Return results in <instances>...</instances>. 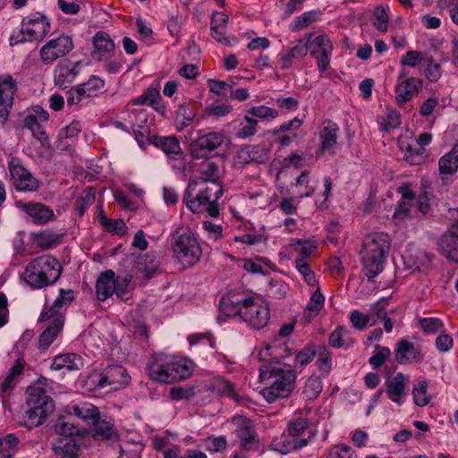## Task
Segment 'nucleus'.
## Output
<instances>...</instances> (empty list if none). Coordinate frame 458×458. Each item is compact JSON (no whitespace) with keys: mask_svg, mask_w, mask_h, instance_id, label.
I'll use <instances>...</instances> for the list:
<instances>
[{"mask_svg":"<svg viewBox=\"0 0 458 458\" xmlns=\"http://www.w3.org/2000/svg\"><path fill=\"white\" fill-rule=\"evenodd\" d=\"M46 386L44 378L27 388V411L24 425L29 428L42 425L48 414L54 411V402L47 394Z\"/></svg>","mask_w":458,"mask_h":458,"instance_id":"39448f33","label":"nucleus"},{"mask_svg":"<svg viewBox=\"0 0 458 458\" xmlns=\"http://www.w3.org/2000/svg\"><path fill=\"white\" fill-rule=\"evenodd\" d=\"M199 176L189 182V191L192 192L198 188L199 183L203 182H221L222 170L217 163L213 160L207 159L202 161L198 167Z\"/></svg>","mask_w":458,"mask_h":458,"instance_id":"412c9836","label":"nucleus"},{"mask_svg":"<svg viewBox=\"0 0 458 458\" xmlns=\"http://www.w3.org/2000/svg\"><path fill=\"white\" fill-rule=\"evenodd\" d=\"M8 168L13 185L17 191H36L38 189V180L24 167L19 158L13 157L8 164Z\"/></svg>","mask_w":458,"mask_h":458,"instance_id":"2eb2a0df","label":"nucleus"},{"mask_svg":"<svg viewBox=\"0 0 458 458\" xmlns=\"http://www.w3.org/2000/svg\"><path fill=\"white\" fill-rule=\"evenodd\" d=\"M398 192L402 197L394 209L393 218L400 222L411 216V208L413 202L416 200V194L409 185L399 187Z\"/></svg>","mask_w":458,"mask_h":458,"instance_id":"c756f323","label":"nucleus"},{"mask_svg":"<svg viewBox=\"0 0 458 458\" xmlns=\"http://www.w3.org/2000/svg\"><path fill=\"white\" fill-rule=\"evenodd\" d=\"M207 449L213 453H219L224 451L227 446V440L225 437H208L206 438Z\"/></svg>","mask_w":458,"mask_h":458,"instance_id":"774afa93","label":"nucleus"},{"mask_svg":"<svg viewBox=\"0 0 458 458\" xmlns=\"http://www.w3.org/2000/svg\"><path fill=\"white\" fill-rule=\"evenodd\" d=\"M225 137L219 132H208L202 136H199L195 140L192 144V153L196 157L204 156V151H213L222 145Z\"/></svg>","mask_w":458,"mask_h":458,"instance_id":"cd10ccee","label":"nucleus"},{"mask_svg":"<svg viewBox=\"0 0 458 458\" xmlns=\"http://www.w3.org/2000/svg\"><path fill=\"white\" fill-rule=\"evenodd\" d=\"M313 21H315V13L312 11L305 12L292 21L289 29L291 31L297 32L308 27Z\"/></svg>","mask_w":458,"mask_h":458,"instance_id":"6e6d98bb","label":"nucleus"},{"mask_svg":"<svg viewBox=\"0 0 458 458\" xmlns=\"http://www.w3.org/2000/svg\"><path fill=\"white\" fill-rule=\"evenodd\" d=\"M315 358V347L311 344L307 345L301 350L295 356L294 366L303 368Z\"/></svg>","mask_w":458,"mask_h":458,"instance_id":"bf43d9fd","label":"nucleus"},{"mask_svg":"<svg viewBox=\"0 0 458 458\" xmlns=\"http://www.w3.org/2000/svg\"><path fill=\"white\" fill-rule=\"evenodd\" d=\"M23 210L30 220L37 225H43L54 217V212L48 207L38 202H30L22 205Z\"/></svg>","mask_w":458,"mask_h":458,"instance_id":"f704fd0d","label":"nucleus"},{"mask_svg":"<svg viewBox=\"0 0 458 458\" xmlns=\"http://www.w3.org/2000/svg\"><path fill=\"white\" fill-rule=\"evenodd\" d=\"M222 194L221 182H203L192 192H190L188 186L184 200L187 208L193 213L207 211L211 216L216 217L219 215L217 200Z\"/></svg>","mask_w":458,"mask_h":458,"instance_id":"0eeeda50","label":"nucleus"},{"mask_svg":"<svg viewBox=\"0 0 458 458\" xmlns=\"http://www.w3.org/2000/svg\"><path fill=\"white\" fill-rule=\"evenodd\" d=\"M236 425L235 434L240 439V447L242 450H257L259 439L256 433L253 422L245 417H234Z\"/></svg>","mask_w":458,"mask_h":458,"instance_id":"dca6fc26","label":"nucleus"},{"mask_svg":"<svg viewBox=\"0 0 458 458\" xmlns=\"http://www.w3.org/2000/svg\"><path fill=\"white\" fill-rule=\"evenodd\" d=\"M148 144H153L157 148L162 149L164 153L167 156V158L174 155H181L182 148L180 146V142L176 137L169 136V137H160L153 135L150 142Z\"/></svg>","mask_w":458,"mask_h":458,"instance_id":"ea45409f","label":"nucleus"},{"mask_svg":"<svg viewBox=\"0 0 458 458\" xmlns=\"http://www.w3.org/2000/svg\"><path fill=\"white\" fill-rule=\"evenodd\" d=\"M195 363L183 357H174L162 352L151 355L146 365L148 377L155 382L173 384L189 378Z\"/></svg>","mask_w":458,"mask_h":458,"instance_id":"f03ea898","label":"nucleus"},{"mask_svg":"<svg viewBox=\"0 0 458 458\" xmlns=\"http://www.w3.org/2000/svg\"><path fill=\"white\" fill-rule=\"evenodd\" d=\"M64 315H57L56 318H50L49 325L39 336V346L47 348L62 331L64 324Z\"/></svg>","mask_w":458,"mask_h":458,"instance_id":"c9c22d12","label":"nucleus"},{"mask_svg":"<svg viewBox=\"0 0 458 458\" xmlns=\"http://www.w3.org/2000/svg\"><path fill=\"white\" fill-rule=\"evenodd\" d=\"M313 32L307 33L303 38L299 40L298 44L293 49L282 51L279 54L281 68L284 70L288 69L292 65L293 58L304 56L309 52L314 56L315 38H313Z\"/></svg>","mask_w":458,"mask_h":458,"instance_id":"6ab92c4d","label":"nucleus"},{"mask_svg":"<svg viewBox=\"0 0 458 458\" xmlns=\"http://www.w3.org/2000/svg\"><path fill=\"white\" fill-rule=\"evenodd\" d=\"M302 121L298 117L282 123L272 131L276 141L284 148L288 146L297 136V131L301 126Z\"/></svg>","mask_w":458,"mask_h":458,"instance_id":"c85d7f7f","label":"nucleus"},{"mask_svg":"<svg viewBox=\"0 0 458 458\" xmlns=\"http://www.w3.org/2000/svg\"><path fill=\"white\" fill-rule=\"evenodd\" d=\"M79 449L76 439L55 438L52 443L53 458H77Z\"/></svg>","mask_w":458,"mask_h":458,"instance_id":"72a5a7b5","label":"nucleus"},{"mask_svg":"<svg viewBox=\"0 0 458 458\" xmlns=\"http://www.w3.org/2000/svg\"><path fill=\"white\" fill-rule=\"evenodd\" d=\"M50 31V23L46 16L38 13L25 17L20 30L13 32L9 42L11 46L20 43L41 39Z\"/></svg>","mask_w":458,"mask_h":458,"instance_id":"9b49d317","label":"nucleus"},{"mask_svg":"<svg viewBox=\"0 0 458 458\" xmlns=\"http://www.w3.org/2000/svg\"><path fill=\"white\" fill-rule=\"evenodd\" d=\"M80 64V62H71L68 60L60 62L54 69L55 85L61 89L68 88L80 73L78 69Z\"/></svg>","mask_w":458,"mask_h":458,"instance_id":"4be33fe9","label":"nucleus"},{"mask_svg":"<svg viewBox=\"0 0 458 458\" xmlns=\"http://www.w3.org/2000/svg\"><path fill=\"white\" fill-rule=\"evenodd\" d=\"M309 426L310 422L304 417L290 420L287 424V432L272 441L271 449L282 454H287L306 446L311 441L313 434L310 433L308 438L301 437Z\"/></svg>","mask_w":458,"mask_h":458,"instance_id":"1a4fd4ad","label":"nucleus"},{"mask_svg":"<svg viewBox=\"0 0 458 458\" xmlns=\"http://www.w3.org/2000/svg\"><path fill=\"white\" fill-rule=\"evenodd\" d=\"M17 89V83L11 74L0 75V118L2 123L8 119Z\"/></svg>","mask_w":458,"mask_h":458,"instance_id":"f3484780","label":"nucleus"},{"mask_svg":"<svg viewBox=\"0 0 458 458\" xmlns=\"http://www.w3.org/2000/svg\"><path fill=\"white\" fill-rule=\"evenodd\" d=\"M19 438L14 434L0 437V458H13L18 451Z\"/></svg>","mask_w":458,"mask_h":458,"instance_id":"de8ad7c7","label":"nucleus"},{"mask_svg":"<svg viewBox=\"0 0 458 458\" xmlns=\"http://www.w3.org/2000/svg\"><path fill=\"white\" fill-rule=\"evenodd\" d=\"M92 44L91 56L94 60H107L114 52V43L105 31H98L92 38Z\"/></svg>","mask_w":458,"mask_h":458,"instance_id":"a878e982","label":"nucleus"},{"mask_svg":"<svg viewBox=\"0 0 458 458\" xmlns=\"http://www.w3.org/2000/svg\"><path fill=\"white\" fill-rule=\"evenodd\" d=\"M258 121L245 114L242 121L233 126V136L236 139L246 140L257 132Z\"/></svg>","mask_w":458,"mask_h":458,"instance_id":"79ce46f5","label":"nucleus"},{"mask_svg":"<svg viewBox=\"0 0 458 458\" xmlns=\"http://www.w3.org/2000/svg\"><path fill=\"white\" fill-rule=\"evenodd\" d=\"M24 369V361L18 359L10 369L8 375L2 382L1 388L3 392H7L13 386V382L16 377L20 376Z\"/></svg>","mask_w":458,"mask_h":458,"instance_id":"8fccbe9b","label":"nucleus"},{"mask_svg":"<svg viewBox=\"0 0 458 458\" xmlns=\"http://www.w3.org/2000/svg\"><path fill=\"white\" fill-rule=\"evenodd\" d=\"M401 148L404 152V159L411 165H420L427 158L425 148L402 143Z\"/></svg>","mask_w":458,"mask_h":458,"instance_id":"c03bdc74","label":"nucleus"},{"mask_svg":"<svg viewBox=\"0 0 458 458\" xmlns=\"http://www.w3.org/2000/svg\"><path fill=\"white\" fill-rule=\"evenodd\" d=\"M317 354L318 356V368L322 375H327L332 369L331 353L326 346H319L317 348Z\"/></svg>","mask_w":458,"mask_h":458,"instance_id":"13d9d810","label":"nucleus"},{"mask_svg":"<svg viewBox=\"0 0 458 458\" xmlns=\"http://www.w3.org/2000/svg\"><path fill=\"white\" fill-rule=\"evenodd\" d=\"M373 26L381 32H386L388 29V15L382 5H377L374 10Z\"/></svg>","mask_w":458,"mask_h":458,"instance_id":"052dcab7","label":"nucleus"},{"mask_svg":"<svg viewBox=\"0 0 458 458\" xmlns=\"http://www.w3.org/2000/svg\"><path fill=\"white\" fill-rule=\"evenodd\" d=\"M171 249L173 257L184 267L194 266L202 255L200 244L188 226H180L172 233Z\"/></svg>","mask_w":458,"mask_h":458,"instance_id":"423d86ee","label":"nucleus"},{"mask_svg":"<svg viewBox=\"0 0 458 458\" xmlns=\"http://www.w3.org/2000/svg\"><path fill=\"white\" fill-rule=\"evenodd\" d=\"M394 355L396 362L403 365L411 364L422 359L421 352L407 340H401L396 344Z\"/></svg>","mask_w":458,"mask_h":458,"instance_id":"7c9ffc66","label":"nucleus"},{"mask_svg":"<svg viewBox=\"0 0 458 458\" xmlns=\"http://www.w3.org/2000/svg\"><path fill=\"white\" fill-rule=\"evenodd\" d=\"M421 328L427 334H436L444 330L443 322L437 318H425L420 322Z\"/></svg>","mask_w":458,"mask_h":458,"instance_id":"69168bd1","label":"nucleus"},{"mask_svg":"<svg viewBox=\"0 0 458 458\" xmlns=\"http://www.w3.org/2000/svg\"><path fill=\"white\" fill-rule=\"evenodd\" d=\"M269 149L265 146H246L237 152L234 159L235 162L240 165H246L252 162L262 164L269 159Z\"/></svg>","mask_w":458,"mask_h":458,"instance_id":"393cba45","label":"nucleus"},{"mask_svg":"<svg viewBox=\"0 0 458 458\" xmlns=\"http://www.w3.org/2000/svg\"><path fill=\"white\" fill-rule=\"evenodd\" d=\"M62 234L51 231H43L34 234V242L43 250H48L61 242Z\"/></svg>","mask_w":458,"mask_h":458,"instance_id":"49530a36","label":"nucleus"},{"mask_svg":"<svg viewBox=\"0 0 458 458\" xmlns=\"http://www.w3.org/2000/svg\"><path fill=\"white\" fill-rule=\"evenodd\" d=\"M128 119L139 146L142 148H146L153 137L147 113L144 110H134L128 114Z\"/></svg>","mask_w":458,"mask_h":458,"instance_id":"aec40b11","label":"nucleus"},{"mask_svg":"<svg viewBox=\"0 0 458 458\" xmlns=\"http://www.w3.org/2000/svg\"><path fill=\"white\" fill-rule=\"evenodd\" d=\"M82 94L86 98L97 97L105 87V81L96 75H91L89 79L81 84H79Z\"/></svg>","mask_w":458,"mask_h":458,"instance_id":"a18cd8bd","label":"nucleus"},{"mask_svg":"<svg viewBox=\"0 0 458 458\" xmlns=\"http://www.w3.org/2000/svg\"><path fill=\"white\" fill-rule=\"evenodd\" d=\"M403 259L408 268L418 271L425 270L430 262L426 252L416 249L406 250Z\"/></svg>","mask_w":458,"mask_h":458,"instance_id":"4c0bfd02","label":"nucleus"},{"mask_svg":"<svg viewBox=\"0 0 458 458\" xmlns=\"http://www.w3.org/2000/svg\"><path fill=\"white\" fill-rule=\"evenodd\" d=\"M428 383L426 380L419 381L413 386L412 395L414 403L419 406H426L430 401V395L427 393Z\"/></svg>","mask_w":458,"mask_h":458,"instance_id":"864d4df0","label":"nucleus"},{"mask_svg":"<svg viewBox=\"0 0 458 458\" xmlns=\"http://www.w3.org/2000/svg\"><path fill=\"white\" fill-rule=\"evenodd\" d=\"M90 377L97 387L112 386L113 389L127 385L131 378L125 368L121 365L107 366L102 372L94 373Z\"/></svg>","mask_w":458,"mask_h":458,"instance_id":"ddd939ff","label":"nucleus"},{"mask_svg":"<svg viewBox=\"0 0 458 458\" xmlns=\"http://www.w3.org/2000/svg\"><path fill=\"white\" fill-rule=\"evenodd\" d=\"M80 429L72 423L64 420H58L55 424L56 438H72L75 439V436L79 434Z\"/></svg>","mask_w":458,"mask_h":458,"instance_id":"4d7b16f0","label":"nucleus"},{"mask_svg":"<svg viewBox=\"0 0 458 458\" xmlns=\"http://www.w3.org/2000/svg\"><path fill=\"white\" fill-rule=\"evenodd\" d=\"M314 250L315 245L312 242H307L302 243L294 261L297 270L303 276L308 284L311 286L315 284V276L310 270L308 259Z\"/></svg>","mask_w":458,"mask_h":458,"instance_id":"bb28decb","label":"nucleus"},{"mask_svg":"<svg viewBox=\"0 0 458 458\" xmlns=\"http://www.w3.org/2000/svg\"><path fill=\"white\" fill-rule=\"evenodd\" d=\"M67 306L64 300L58 296L52 306L46 307L40 314L38 321L45 322L50 318H56L57 315H64L62 311L63 308Z\"/></svg>","mask_w":458,"mask_h":458,"instance_id":"3c124183","label":"nucleus"},{"mask_svg":"<svg viewBox=\"0 0 458 458\" xmlns=\"http://www.w3.org/2000/svg\"><path fill=\"white\" fill-rule=\"evenodd\" d=\"M136 263L139 267V269L141 270L145 274V276L148 278L151 277L153 272H155L157 268L156 255L154 253H146L144 255L139 256Z\"/></svg>","mask_w":458,"mask_h":458,"instance_id":"09e8293b","label":"nucleus"},{"mask_svg":"<svg viewBox=\"0 0 458 458\" xmlns=\"http://www.w3.org/2000/svg\"><path fill=\"white\" fill-rule=\"evenodd\" d=\"M25 280L34 288L55 284L62 274L60 262L50 255H42L32 259L25 268Z\"/></svg>","mask_w":458,"mask_h":458,"instance_id":"6e6552de","label":"nucleus"},{"mask_svg":"<svg viewBox=\"0 0 458 458\" xmlns=\"http://www.w3.org/2000/svg\"><path fill=\"white\" fill-rule=\"evenodd\" d=\"M83 366L82 359L76 353H64L56 355L51 364V369L59 370L66 369L69 370L79 369Z\"/></svg>","mask_w":458,"mask_h":458,"instance_id":"a19ab883","label":"nucleus"},{"mask_svg":"<svg viewBox=\"0 0 458 458\" xmlns=\"http://www.w3.org/2000/svg\"><path fill=\"white\" fill-rule=\"evenodd\" d=\"M196 115L194 106L191 104H181L178 106L175 116V124L178 131L188 127Z\"/></svg>","mask_w":458,"mask_h":458,"instance_id":"37998d69","label":"nucleus"},{"mask_svg":"<svg viewBox=\"0 0 458 458\" xmlns=\"http://www.w3.org/2000/svg\"><path fill=\"white\" fill-rule=\"evenodd\" d=\"M391 351L388 347L376 345V352L369 358V362L374 368L381 367L390 356Z\"/></svg>","mask_w":458,"mask_h":458,"instance_id":"0e129e2a","label":"nucleus"},{"mask_svg":"<svg viewBox=\"0 0 458 458\" xmlns=\"http://www.w3.org/2000/svg\"><path fill=\"white\" fill-rule=\"evenodd\" d=\"M423 81L420 78L410 77L405 81H400L395 86V100L398 106H403L411 100L422 89Z\"/></svg>","mask_w":458,"mask_h":458,"instance_id":"b1692460","label":"nucleus"},{"mask_svg":"<svg viewBox=\"0 0 458 458\" xmlns=\"http://www.w3.org/2000/svg\"><path fill=\"white\" fill-rule=\"evenodd\" d=\"M92 428V437L95 440L102 441V440H117L118 433L114 428V422L111 419L107 417L99 416L98 421L95 424L91 425Z\"/></svg>","mask_w":458,"mask_h":458,"instance_id":"2f4dec72","label":"nucleus"},{"mask_svg":"<svg viewBox=\"0 0 458 458\" xmlns=\"http://www.w3.org/2000/svg\"><path fill=\"white\" fill-rule=\"evenodd\" d=\"M246 114H249V116H250L251 118L257 117L260 119H275L276 117L278 116L277 110L266 106H252L247 111Z\"/></svg>","mask_w":458,"mask_h":458,"instance_id":"680f3d73","label":"nucleus"},{"mask_svg":"<svg viewBox=\"0 0 458 458\" xmlns=\"http://www.w3.org/2000/svg\"><path fill=\"white\" fill-rule=\"evenodd\" d=\"M70 411L89 426L95 424L101 415L98 408L88 402L72 404Z\"/></svg>","mask_w":458,"mask_h":458,"instance_id":"473e14b6","label":"nucleus"},{"mask_svg":"<svg viewBox=\"0 0 458 458\" xmlns=\"http://www.w3.org/2000/svg\"><path fill=\"white\" fill-rule=\"evenodd\" d=\"M390 247L391 238L386 233H372L363 240L360 252L362 271L369 281H372L384 270Z\"/></svg>","mask_w":458,"mask_h":458,"instance_id":"20e7f679","label":"nucleus"},{"mask_svg":"<svg viewBox=\"0 0 458 458\" xmlns=\"http://www.w3.org/2000/svg\"><path fill=\"white\" fill-rule=\"evenodd\" d=\"M333 46L326 35L317 36V59L320 77H326L333 81L339 79L337 73L329 70L330 56L332 54Z\"/></svg>","mask_w":458,"mask_h":458,"instance_id":"a211bd4d","label":"nucleus"},{"mask_svg":"<svg viewBox=\"0 0 458 458\" xmlns=\"http://www.w3.org/2000/svg\"><path fill=\"white\" fill-rule=\"evenodd\" d=\"M42 122H38L32 116H25L23 120V128L30 130L32 136L40 141H44L47 139V134L44 131Z\"/></svg>","mask_w":458,"mask_h":458,"instance_id":"603ef678","label":"nucleus"},{"mask_svg":"<svg viewBox=\"0 0 458 458\" xmlns=\"http://www.w3.org/2000/svg\"><path fill=\"white\" fill-rule=\"evenodd\" d=\"M295 378L293 370L284 369L277 362L259 368V379L265 385L261 394L269 403L288 397L294 388Z\"/></svg>","mask_w":458,"mask_h":458,"instance_id":"7ed1b4c3","label":"nucleus"},{"mask_svg":"<svg viewBox=\"0 0 458 458\" xmlns=\"http://www.w3.org/2000/svg\"><path fill=\"white\" fill-rule=\"evenodd\" d=\"M407 379L403 373L399 372L393 378L386 380V393L393 402L399 403L401 397L405 394Z\"/></svg>","mask_w":458,"mask_h":458,"instance_id":"58836bf2","label":"nucleus"},{"mask_svg":"<svg viewBox=\"0 0 458 458\" xmlns=\"http://www.w3.org/2000/svg\"><path fill=\"white\" fill-rule=\"evenodd\" d=\"M387 306L388 300L386 298H382L370 306L369 312L371 320L370 327L376 325L377 320L381 319L382 318H385V316L387 314Z\"/></svg>","mask_w":458,"mask_h":458,"instance_id":"5fc2aeb1","label":"nucleus"},{"mask_svg":"<svg viewBox=\"0 0 458 458\" xmlns=\"http://www.w3.org/2000/svg\"><path fill=\"white\" fill-rule=\"evenodd\" d=\"M438 169L443 184H446L445 175H453L458 170V144L439 159Z\"/></svg>","mask_w":458,"mask_h":458,"instance_id":"e433bc0d","label":"nucleus"},{"mask_svg":"<svg viewBox=\"0 0 458 458\" xmlns=\"http://www.w3.org/2000/svg\"><path fill=\"white\" fill-rule=\"evenodd\" d=\"M219 310L226 317L238 316L252 329L265 327L270 319L269 305L260 296L227 293L219 301Z\"/></svg>","mask_w":458,"mask_h":458,"instance_id":"f257e3e1","label":"nucleus"},{"mask_svg":"<svg viewBox=\"0 0 458 458\" xmlns=\"http://www.w3.org/2000/svg\"><path fill=\"white\" fill-rule=\"evenodd\" d=\"M233 110V106L228 104H212L205 108V114L208 116L221 118L226 116Z\"/></svg>","mask_w":458,"mask_h":458,"instance_id":"338daca9","label":"nucleus"},{"mask_svg":"<svg viewBox=\"0 0 458 458\" xmlns=\"http://www.w3.org/2000/svg\"><path fill=\"white\" fill-rule=\"evenodd\" d=\"M438 248L448 259L458 263V220L453 223L448 231L441 236Z\"/></svg>","mask_w":458,"mask_h":458,"instance_id":"5701e85b","label":"nucleus"},{"mask_svg":"<svg viewBox=\"0 0 458 458\" xmlns=\"http://www.w3.org/2000/svg\"><path fill=\"white\" fill-rule=\"evenodd\" d=\"M132 276L129 274L116 276L113 270L100 273L96 282V296L100 301H105L113 294L124 300L129 293L128 288Z\"/></svg>","mask_w":458,"mask_h":458,"instance_id":"9d476101","label":"nucleus"},{"mask_svg":"<svg viewBox=\"0 0 458 458\" xmlns=\"http://www.w3.org/2000/svg\"><path fill=\"white\" fill-rule=\"evenodd\" d=\"M350 321L352 327L358 330H364L371 323L369 313L364 314L357 310L351 312Z\"/></svg>","mask_w":458,"mask_h":458,"instance_id":"e2e57ef3","label":"nucleus"},{"mask_svg":"<svg viewBox=\"0 0 458 458\" xmlns=\"http://www.w3.org/2000/svg\"><path fill=\"white\" fill-rule=\"evenodd\" d=\"M74 47L72 38L60 35L48 40L39 50V58L43 64H53L57 59L67 55Z\"/></svg>","mask_w":458,"mask_h":458,"instance_id":"f8f14e48","label":"nucleus"},{"mask_svg":"<svg viewBox=\"0 0 458 458\" xmlns=\"http://www.w3.org/2000/svg\"><path fill=\"white\" fill-rule=\"evenodd\" d=\"M339 132L340 128L335 123L330 120L322 122L318 131L319 144L317 158L322 156L332 157L336 154Z\"/></svg>","mask_w":458,"mask_h":458,"instance_id":"4468645a","label":"nucleus"}]
</instances>
